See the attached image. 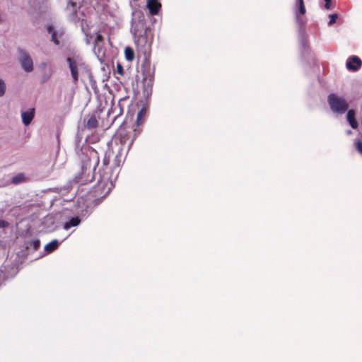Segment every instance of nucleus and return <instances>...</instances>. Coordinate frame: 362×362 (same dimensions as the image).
<instances>
[{
    "instance_id": "2eb2a0df",
    "label": "nucleus",
    "mask_w": 362,
    "mask_h": 362,
    "mask_svg": "<svg viewBox=\"0 0 362 362\" xmlns=\"http://www.w3.org/2000/svg\"><path fill=\"white\" fill-rule=\"evenodd\" d=\"M25 179L24 175L20 173L12 178L11 182L15 185H18L22 182Z\"/></svg>"
},
{
    "instance_id": "c85d7f7f",
    "label": "nucleus",
    "mask_w": 362,
    "mask_h": 362,
    "mask_svg": "<svg viewBox=\"0 0 362 362\" xmlns=\"http://www.w3.org/2000/svg\"><path fill=\"white\" fill-rule=\"evenodd\" d=\"M346 134H347L348 135L351 134V130H348V131L346 132Z\"/></svg>"
},
{
    "instance_id": "393cba45",
    "label": "nucleus",
    "mask_w": 362,
    "mask_h": 362,
    "mask_svg": "<svg viewBox=\"0 0 362 362\" xmlns=\"http://www.w3.org/2000/svg\"><path fill=\"white\" fill-rule=\"evenodd\" d=\"M86 127L89 129L90 128V118L88 119L87 121H86Z\"/></svg>"
},
{
    "instance_id": "20e7f679",
    "label": "nucleus",
    "mask_w": 362,
    "mask_h": 362,
    "mask_svg": "<svg viewBox=\"0 0 362 362\" xmlns=\"http://www.w3.org/2000/svg\"><path fill=\"white\" fill-rule=\"evenodd\" d=\"M362 65L361 59L355 55L348 57L346 62V67L350 71H358Z\"/></svg>"
},
{
    "instance_id": "cd10ccee",
    "label": "nucleus",
    "mask_w": 362,
    "mask_h": 362,
    "mask_svg": "<svg viewBox=\"0 0 362 362\" xmlns=\"http://www.w3.org/2000/svg\"><path fill=\"white\" fill-rule=\"evenodd\" d=\"M133 144V140H132V141L130 142L129 146H128V149H129L130 146H132V144Z\"/></svg>"
},
{
    "instance_id": "c756f323",
    "label": "nucleus",
    "mask_w": 362,
    "mask_h": 362,
    "mask_svg": "<svg viewBox=\"0 0 362 362\" xmlns=\"http://www.w3.org/2000/svg\"><path fill=\"white\" fill-rule=\"evenodd\" d=\"M148 85L152 86V83H151V81L149 82Z\"/></svg>"
},
{
    "instance_id": "0eeeda50",
    "label": "nucleus",
    "mask_w": 362,
    "mask_h": 362,
    "mask_svg": "<svg viewBox=\"0 0 362 362\" xmlns=\"http://www.w3.org/2000/svg\"><path fill=\"white\" fill-rule=\"evenodd\" d=\"M355 111L353 110H349L346 115L347 121L353 129H357L358 127V123L355 119Z\"/></svg>"
},
{
    "instance_id": "6e6552de",
    "label": "nucleus",
    "mask_w": 362,
    "mask_h": 362,
    "mask_svg": "<svg viewBox=\"0 0 362 362\" xmlns=\"http://www.w3.org/2000/svg\"><path fill=\"white\" fill-rule=\"evenodd\" d=\"M66 60H67V62L69 63L71 76H72L74 80L76 81L78 79V71H77L76 65L74 61L71 58L68 57Z\"/></svg>"
},
{
    "instance_id": "4468645a",
    "label": "nucleus",
    "mask_w": 362,
    "mask_h": 362,
    "mask_svg": "<svg viewBox=\"0 0 362 362\" xmlns=\"http://www.w3.org/2000/svg\"><path fill=\"white\" fill-rule=\"evenodd\" d=\"M146 115V109L144 107L141 108V110L138 112L136 117V124L139 126L142 123V119Z\"/></svg>"
},
{
    "instance_id": "dca6fc26",
    "label": "nucleus",
    "mask_w": 362,
    "mask_h": 362,
    "mask_svg": "<svg viewBox=\"0 0 362 362\" xmlns=\"http://www.w3.org/2000/svg\"><path fill=\"white\" fill-rule=\"evenodd\" d=\"M6 85L2 79H0V97L3 96L5 93Z\"/></svg>"
},
{
    "instance_id": "9d476101",
    "label": "nucleus",
    "mask_w": 362,
    "mask_h": 362,
    "mask_svg": "<svg viewBox=\"0 0 362 362\" xmlns=\"http://www.w3.org/2000/svg\"><path fill=\"white\" fill-rule=\"evenodd\" d=\"M59 245L58 240H53L45 246V250L48 253L52 252L57 249Z\"/></svg>"
},
{
    "instance_id": "bb28decb",
    "label": "nucleus",
    "mask_w": 362,
    "mask_h": 362,
    "mask_svg": "<svg viewBox=\"0 0 362 362\" xmlns=\"http://www.w3.org/2000/svg\"><path fill=\"white\" fill-rule=\"evenodd\" d=\"M102 40V36L100 35H98L96 37V41H100Z\"/></svg>"
},
{
    "instance_id": "412c9836",
    "label": "nucleus",
    "mask_w": 362,
    "mask_h": 362,
    "mask_svg": "<svg viewBox=\"0 0 362 362\" xmlns=\"http://www.w3.org/2000/svg\"><path fill=\"white\" fill-rule=\"evenodd\" d=\"M9 223L6 221L0 220V228H7Z\"/></svg>"
},
{
    "instance_id": "a211bd4d",
    "label": "nucleus",
    "mask_w": 362,
    "mask_h": 362,
    "mask_svg": "<svg viewBox=\"0 0 362 362\" xmlns=\"http://www.w3.org/2000/svg\"><path fill=\"white\" fill-rule=\"evenodd\" d=\"M337 18V14H335V13L331 14L329 16V25L334 24L336 22Z\"/></svg>"
},
{
    "instance_id": "39448f33",
    "label": "nucleus",
    "mask_w": 362,
    "mask_h": 362,
    "mask_svg": "<svg viewBox=\"0 0 362 362\" xmlns=\"http://www.w3.org/2000/svg\"><path fill=\"white\" fill-rule=\"evenodd\" d=\"M34 115H35V109L34 108H30L28 111L23 112L21 114L23 123L25 126H28V124H30L31 123L33 119L34 118Z\"/></svg>"
},
{
    "instance_id": "f8f14e48",
    "label": "nucleus",
    "mask_w": 362,
    "mask_h": 362,
    "mask_svg": "<svg viewBox=\"0 0 362 362\" xmlns=\"http://www.w3.org/2000/svg\"><path fill=\"white\" fill-rule=\"evenodd\" d=\"M124 55H125V59L128 61V62H132L134 59V51L133 49L129 47H125L124 49Z\"/></svg>"
},
{
    "instance_id": "f03ea898",
    "label": "nucleus",
    "mask_w": 362,
    "mask_h": 362,
    "mask_svg": "<svg viewBox=\"0 0 362 362\" xmlns=\"http://www.w3.org/2000/svg\"><path fill=\"white\" fill-rule=\"evenodd\" d=\"M327 101L331 110L339 115L344 114L349 107L348 103L344 97L334 93L329 95Z\"/></svg>"
},
{
    "instance_id": "9b49d317",
    "label": "nucleus",
    "mask_w": 362,
    "mask_h": 362,
    "mask_svg": "<svg viewBox=\"0 0 362 362\" xmlns=\"http://www.w3.org/2000/svg\"><path fill=\"white\" fill-rule=\"evenodd\" d=\"M47 30L49 34L52 35V41L54 42V43L56 45H59V41L58 40L57 37V33L54 31V27L52 25H49L47 28Z\"/></svg>"
},
{
    "instance_id": "1a4fd4ad",
    "label": "nucleus",
    "mask_w": 362,
    "mask_h": 362,
    "mask_svg": "<svg viewBox=\"0 0 362 362\" xmlns=\"http://www.w3.org/2000/svg\"><path fill=\"white\" fill-rule=\"evenodd\" d=\"M80 223L81 219L79 218V217H72L64 224L63 228L65 230H69L71 227L77 226L78 225H79Z\"/></svg>"
},
{
    "instance_id": "7ed1b4c3",
    "label": "nucleus",
    "mask_w": 362,
    "mask_h": 362,
    "mask_svg": "<svg viewBox=\"0 0 362 362\" xmlns=\"http://www.w3.org/2000/svg\"><path fill=\"white\" fill-rule=\"evenodd\" d=\"M19 62L26 72H30L33 69V62L28 54L23 49L18 50Z\"/></svg>"
},
{
    "instance_id": "ddd939ff",
    "label": "nucleus",
    "mask_w": 362,
    "mask_h": 362,
    "mask_svg": "<svg viewBox=\"0 0 362 362\" xmlns=\"http://www.w3.org/2000/svg\"><path fill=\"white\" fill-rule=\"evenodd\" d=\"M298 9L296 13V18L298 19L299 15H304L305 13V7L303 4V1L298 2Z\"/></svg>"
},
{
    "instance_id": "b1692460",
    "label": "nucleus",
    "mask_w": 362,
    "mask_h": 362,
    "mask_svg": "<svg viewBox=\"0 0 362 362\" xmlns=\"http://www.w3.org/2000/svg\"><path fill=\"white\" fill-rule=\"evenodd\" d=\"M91 124H92V128H93L97 126V121L92 118Z\"/></svg>"
},
{
    "instance_id": "5701e85b",
    "label": "nucleus",
    "mask_w": 362,
    "mask_h": 362,
    "mask_svg": "<svg viewBox=\"0 0 362 362\" xmlns=\"http://www.w3.org/2000/svg\"><path fill=\"white\" fill-rule=\"evenodd\" d=\"M325 8L327 10H329L331 8V0H325Z\"/></svg>"
},
{
    "instance_id": "6ab92c4d",
    "label": "nucleus",
    "mask_w": 362,
    "mask_h": 362,
    "mask_svg": "<svg viewBox=\"0 0 362 362\" xmlns=\"http://www.w3.org/2000/svg\"><path fill=\"white\" fill-rule=\"evenodd\" d=\"M356 148L357 151L362 155V141H357L356 142Z\"/></svg>"
},
{
    "instance_id": "4be33fe9",
    "label": "nucleus",
    "mask_w": 362,
    "mask_h": 362,
    "mask_svg": "<svg viewBox=\"0 0 362 362\" xmlns=\"http://www.w3.org/2000/svg\"><path fill=\"white\" fill-rule=\"evenodd\" d=\"M117 72L119 75H123V68L120 64H117Z\"/></svg>"
},
{
    "instance_id": "423d86ee",
    "label": "nucleus",
    "mask_w": 362,
    "mask_h": 362,
    "mask_svg": "<svg viewBox=\"0 0 362 362\" xmlns=\"http://www.w3.org/2000/svg\"><path fill=\"white\" fill-rule=\"evenodd\" d=\"M147 8H148L151 14L155 15L158 13L161 5L158 0H147Z\"/></svg>"
},
{
    "instance_id": "f257e3e1",
    "label": "nucleus",
    "mask_w": 362,
    "mask_h": 362,
    "mask_svg": "<svg viewBox=\"0 0 362 362\" xmlns=\"http://www.w3.org/2000/svg\"><path fill=\"white\" fill-rule=\"evenodd\" d=\"M113 188V183L110 180L107 174L100 177L98 183L94 187L93 196L96 197V204H98L104 197H105ZM93 197V194H92Z\"/></svg>"
},
{
    "instance_id": "a878e982",
    "label": "nucleus",
    "mask_w": 362,
    "mask_h": 362,
    "mask_svg": "<svg viewBox=\"0 0 362 362\" xmlns=\"http://www.w3.org/2000/svg\"><path fill=\"white\" fill-rule=\"evenodd\" d=\"M82 30L83 31V33H85L86 37H88V33H86V29H85L84 25H83V23H82Z\"/></svg>"
},
{
    "instance_id": "f3484780",
    "label": "nucleus",
    "mask_w": 362,
    "mask_h": 362,
    "mask_svg": "<svg viewBox=\"0 0 362 362\" xmlns=\"http://www.w3.org/2000/svg\"><path fill=\"white\" fill-rule=\"evenodd\" d=\"M30 246H32L35 250H37L40 246V241L39 240H34L30 243Z\"/></svg>"
},
{
    "instance_id": "aec40b11",
    "label": "nucleus",
    "mask_w": 362,
    "mask_h": 362,
    "mask_svg": "<svg viewBox=\"0 0 362 362\" xmlns=\"http://www.w3.org/2000/svg\"><path fill=\"white\" fill-rule=\"evenodd\" d=\"M131 32L134 36H136L138 33V28L137 26H135L134 23L132 25Z\"/></svg>"
}]
</instances>
